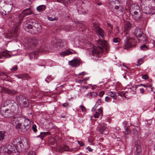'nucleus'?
<instances>
[{
    "mask_svg": "<svg viewBox=\"0 0 155 155\" xmlns=\"http://www.w3.org/2000/svg\"><path fill=\"white\" fill-rule=\"evenodd\" d=\"M48 19L50 21H54V20H57L58 18L56 17L54 18H52V17H48Z\"/></svg>",
    "mask_w": 155,
    "mask_h": 155,
    "instance_id": "nucleus-48",
    "label": "nucleus"
},
{
    "mask_svg": "<svg viewBox=\"0 0 155 155\" xmlns=\"http://www.w3.org/2000/svg\"><path fill=\"white\" fill-rule=\"evenodd\" d=\"M98 46L96 47L91 52V54L95 60H98L101 56L102 52L105 50L106 52H108L109 49V46L106 41L99 39L97 42Z\"/></svg>",
    "mask_w": 155,
    "mask_h": 155,
    "instance_id": "nucleus-3",
    "label": "nucleus"
},
{
    "mask_svg": "<svg viewBox=\"0 0 155 155\" xmlns=\"http://www.w3.org/2000/svg\"><path fill=\"white\" fill-rule=\"evenodd\" d=\"M18 28L16 27L13 29L12 31L5 32L4 34L5 38L11 39L12 38H16L18 36Z\"/></svg>",
    "mask_w": 155,
    "mask_h": 155,
    "instance_id": "nucleus-6",
    "label": "nucleus"
},
{
    "mask_svg": "<svg viewBox=\"0 0 155 155\" xmlns=\"http://www.w3.org/2000/svg\"><path fill=\"white\" fill-rule=\"evenodd\" d=\"M108 95L112 97L114 99H116L117 98V95L114 92L112 91H110L108 93Z\"/></svg>",
    "mask_w": 155,
    "mask_h": 155,
    "instance_id": "nucleus-32",
    "label": "nucleus"
},
{
    "mask_svg": "<svg viewBox=\"0 0 155 155\" xmlns=\"http://www.w3.org/2000/svg\"><path fill=\"white\" fill-rule=\"evenodd\" d=\"M140 49L141 50L145 51L148 49V48L145 44H144L140 46Z\"/></svg>",
    "mask_w": 155,
    "mask_h": 155,
    "instance_id": "nucleus-40",
    "label": "nucleus"
},
{
    "mask_svg": "<svg viewBox=\"0 0 155 155\" xmlns=\"http://www.w3.org/2000/svg\"><path fill=\"white\" fill-rule=\"evenodd\" d=\"M19 123H25L26 120L30 121L29 119H26L21 114H18L17 117Z\"/></svg>",
    "mask_w": 155,
    "mask_h": 155,
    "instance_id": "nucleus-20",
    "label": "nucleus"
},
{
    "mask_svg": "<svg viewBox=\"0 0 155 155\" xmlns=\"http://www.w3.org/2000/svg\"><path fill=\"white\" fill-rule=\"evenodd\" d=\"M143 86L144 87H147V86L145 84H141L139 85H138V86Z\"/></svg>",
    "mask_w": 155,
    "mask_h": 155,
    "instance_id": "nucleus-60",
    "label": "nucleus"
},
{
    "mask_svg": "<svg viewBox=\"0 0 155 155\" xmlns=\"http://www.w3.org/2000/svg\"><path fill=\"white\" fill-rule=\"evenodd\" d=\"M10 123L13 126H15L16 128L18 125L19 124V123L18 122L17 117H13L11 118L10 120Z\"/></svg>",
    "mask_w": 155,
    "mask_h": 155,
    "instance_id": "nucleus-21",
    "label": "nucleus"
},
{
    "mask_svg": "<svg viewBox=\"0 0 155 155\" xmlns=\"http://www.w3.org/2000/svg\"><path fill=\"white\" fill-rule=\"evenodd\" d=\"M86 149L90 152H91L93 150V149L89 147H87L86 148Z\"/></svg>",
    "mask_w": 155,
    "mask_h": 155,
    "instance_id": "nucleus-56",
    "label": "nucleus"
},
{
    "mask_svg": "<svg viewBox=\"0 0 155 155\" xmlns=\"http://www.w3.org/2000/svg\"><path fill=\"white\" fill-rule=\"evenodd\" d=\"M53 79V78H52L51 76H49L45 79V81L49 83L50 81Z\"/></svg>",
    "mask_w": 155,
    "mask_h": 155,
    "instance_id": "nucleus-45",
    "label": "nucleus"
},
{
    "mask_svg": "<svg viewBox=\"0 0 155 155\" xmlns=\"http://www.w3.org/2000/svg\"><path fill=\"white\" fill-rule=\"evenodd\" d=\"M142 63V59H138L137 61V64L136 65L137 66H140Z\"/></svg>",
    "mask_w": 155,
    "mask_h": 155,
    "instance_id": "nucleus-47",
    "label": "nucleus"
},
{
    "mask_svg": "<svg viewBox=\"0 0 155 155\" xmlns=\"http://www.w3.org/2000/svg\"><path fill=\"white\" fill-rule=\"evenodd\" d=\"M1 92L12 95H15L17 93V91L14 89H9L8 88L5 87H2Z\"/></svg>",
    "mask_w": 155,
    "mask_h": 155,
    "instance_id": "nucleus-15",
    "label": "nucleus"
},
{
    "mask_svg": "<svg viewBox=\"0 0 155 155\" xmlns=\"http://www.w3.org/2000/svg\"><path fill=\"white\" fill-rule=\"evenodd\" d=\"M62 149L64 150V151H76L77 150V149L75 148H71L70 149L68 146L66 145H64Z\"/></svg>",
    "mask_w": 155,
    "mask_h": 155,
    "instance_id": "nucleus-26",
    "label": "nucleus"
},
{
    "mask_svg": "<svg viewBox=\"0 0 155 155\" xmlns=\"http://www.w3.org/2000/svg\"><path fill=\"white\" fill-rule=\"evenodd\" d=\"M126 130L127 131V132L125 133L126 134H128L130 133V131L127 129L126 128Z\"/></svg>",
    "mask_w": 155,
    "mask_h": 155,
    "instance_id": "nucleus-59",
    "label": "nucleus"
},
{
    "mask_svg": "<svg viewBox=\"0 0 155 155\" xmlns=\"http://www.w3.org/2000/svg\"><path fill=\"white\" fill-rule=\"evenodd\" d=\"M32 129L33 132L36 133L38 132V130L36 128V126L35 124H34L32 127Z\"/></svg>",
    "mask_w": 155,
    "mask_h": 155,
    "instance_id": "nucleus-41",
    "label": "nucleus"
},
{
    "mask_svg": "<svg viewBox=\"0 0 155 155\" xmlns=\"http://www.w3.org/2000/svg\"><path fill=\"white\" fill-rule=\"evenodd\" d=\"M98 95L97 93L95 91H92L86 94L85 96L89 98H94L97 97Z\"/></svg>",
    "mask_w": 155,
    "mask_h": 155,
    "instance_id": "nucleus-24",
    "label": "nucleus"
},
{
    "mask_svg": "<svg viewBox=\"0 0 155 155\" xmlns=\"http://www.w3.org/2000/svg\"><path fill=\"white\" fill-rule=\"evenodd\" d=\"M16 99L18 102L22 105H27L29 103L27 98L21 95L16 96Z\"/></svg>",
    "mask_w": 155,
    "mask_h": 155,
    "instance_id": "nucleus-10",
    "label": "nucleus"
},
{
    "mask_svg": "<svg viewBox=\"0 0 155 155\" xmlns=\"http://www.w3.org/2000/svg\"><path fill=\"white\" fill-rule=\"evenodd\" d=\"M18 67L17 66H15L14 67L10 69L12 71H14L17 70Z\"/></svg>",
    "mask_w": 155,
    "mask_h": 155,
    "instance_id": "nucleus-49",
    "label": "nucleus"
},
{
    "mask_svg": "<svg viewBox=\"0 0 155 155\" xmlns=\"http://www.w3.org/2000/svg\"><path fill=\"white\" fill-rule=\"evenodd\" d=\"M126 41L124 45V49H127L132 47H135L136 45V42L135 40L130 38V37L129 38H126Z\"/></svg>",
    "mask_w": 155,
    "mask_h": 155,
    "instance_id": "nucleus-8",
    "label": "nucleus"
},
{
    "mask_svg": "<svg viewBox=\"0 0 155 155\" xmlns=\"http://www.w3.org/2000/svg\"><path fill=\"white\" fill-rule=\"evenodd\" d=\"M76 53H77L74 51L69 49L60 52L59 55L61 56H64L70 54Z\"/></svg>",
    "mask_w": 155,
    "mask_h": 155,
    "instance_id": "nucleus-13",
    "label": "nucleus"
},
{
    "mask_svg": "<svg viewBox=\"0 0 155 155\" xmlns=\"http://www.w3.org/2000/svg\"><path fill=\"white\" fill-rule=\"evenodd\" d=\"M50 134V132H41L40 133V134L36 136V137H40L41 139H42L43 138L45 137L46 135H49Z\"/></svg>",
    "mask_w": 155,
    "mask_h": 155,
    "instance_id": "nucleus-27",
    "label": "nucleus"
},
{
    "mask_svg": "<svg viewBox=\"0 0 155 155\" xmlns=\"http://www.w3.org/2000/svg\"><path fill=\"white\" fill-rule=\"evenodd\" d=\"M5 133L4 131H0V141L4 139Z\"/></svg>",
    "mask_w": 155,
    "mask_h": 155,
    "instance_id": "nucleus-36",
    "label": "nucleus"
},
{
    "mask_svg": "<svg viewBox=\"0 0 155 155\" xmlns=\"http://www.w3.org/2000/svg\"><path fill=\"white\" fill-rule=\"evenodd\" d=\"M15 76L17 77L18 79L23 78H25L27 76L26 74H19V75H14Z\"/></svg>",
    "mask_w": 155,
    "mask_h": 155,
    "instance_id": "nucleus-39",
    "label": "nucleus"
},
{
    "mask_svg": "<svg viewBox=\"0 0 155 155\" xmlns=\"http://www.w3.org/2000/svg\"><path fill=\"white\" fill-rule=\"evenodd\" d=\"M47 46L45 44L43 45L38 51L39 52H44L48 51Z\"/></svg>",
    "mask_w": 155,
    "mask_h": 155,
    "instance_id": "nucleus-30",
    "label": "nucleus"
},
{
    "mask_svg": "<svg viewBox=\"0 0 155 155\" xmlns=\"http://www.w3.org/2000/svg\"><path fill=\"white\" fill-rule=\"evenodd\" d=\"M48 143L51 145H54L55 144V145H56V140L55 139H54L53 138H51L50 140H48Z\"/></svg>",
    "mask_w": 155,
    "mask_h": 155,
    "instance_id": "nucleus-37",
    "label": "nucleus"
},
{
    "mask_svg": "<svg viewBox=\"0 0 155 155\" xmlns=\"http://www.w3.org/2000/svg\"><path fill=\"white\" fill-rule=\"evenodd\" d=\"M30 10L29 8H27L25 10H24L21 14H23L24 15L23 16V17H25L26 15H29L30 14Z\"/></svg>",
    "mask_w": 155,
    "mask_h": 155,
    "instance_id": "nucleus-34",
    "label": "nucleus"
},
{
    "mask_svg": "<svg viewBox=\"0 0 155 155\" xmlns=\"http://www.w3.org/2000/svg\"><path fill=\"white\" fill-rule=\"evenodd\" d=\"M46 6L44 5H41L38 6L37 7V10L38 12H40L46 9Z\"/></svg>",
    "mask_w": 155,
    "mask_h": 155,
    "instance_id": "nucleus-33",
    "label": "nucleus"
},
{
    "mask_svg": "<svg viewBox=\"0 0 155 155\" xmlns=\"http://www.w3.org/2000/svg\"><path fill=\"white\" fill-rule=\"evenodd\" d=\"M51 44L57 50L60 49L61 47L64 46V44L63 42L56 40L52 41Z\"/></svg>",
    "mask_w": 155,
    "mask_h": 155,
    "instance_id": "nucleus-11",
    "label": "nucleus"
},
{
    "mask_svg": "<svg viewBox=\"0 0 155 155\" xmlns=\"http://www.w3.org/2000/svg\"><path fill=\"white\" fill-rule=\"evenodd\" d=\"M11 57V55L8 53L6 51L0 52V59L9 58Z\"/></svg>",
    "mask_w": 155,
    "mask_h": 155,
    "instance_id": "nucleus-19",
    "label": "nucleus"
},
{
    "mask_svg": "<svg viewBox=\"0 0 155 155\" xmlns=\"http://www.w3.org/2000/svg\"><path fill=\"white\" fill-rule=\"evenodd\" d=\"M31 21L33 27V30H37V31H39L41 29V26L40 24L34 20H31Z\"/></svg>",
    "mask_w": 155,
    "mask_h": 155,
    "instance_id": "nucleus-18",
    "label": "nucleus"
},
{
    "mask_svg": "<svg viewBox=\"0 0 155 155\" xmlns=\"http://www.w3.org/2000/svg\"><path fill=\"white\" fill-rule=\"evenodd\" d=\"M120 41V39L119 38H116L113 40V41L115 43L119 42Z\"/></svg>",
    "mask_w": 155,
    "mask_h": 155,
    "instance_id": "nucleus-44",
    "label": "nucleus"
},
{
    "mask_svg": "<svg viewBox=\"0 0 155 155\" xmlns=\"http://www.w3.org/2000/svg\"><path fill=\"white\" fill-rule=\"evenodd\" d=\"M91 28L93 30L98 33L99 36L104 38V36H105V33L97 22H94L92 23L91 25Z\"/></svg>",
    "mask_w": 155,
    "mask_h": 155,
    "instance_id": "nucleus-5",
    "label": "nucleus"
},
{
    "mask_svg": "<svg viewBox=\"0 0 155 155\" xmlns=\"http://www.w3.org/2000/svg\"><path fill=\"white\" fill-rule=\"evenodd\" d=\"M131 24L128 21H126L125 22V25L124 26V30L122 32V35L124 37L126 38H128L129 37V31L131 29Z\"/></svg>",
    "mask_w": 155,
    "mask_h": 155,
    "instance_id": "nucleus-9",
    "label": "nucleus"
},
{
    "mask_svg": "<svg viewBox=\"0 0 155 155\" xmlns=\"http://www.w3.org/2000/svg\"><path fill=\"white\" fill-rule=\"evenodd\" d=\"M107 25L108 27H110V28L111 29H113V26L112 25H111L110 23H107Z\"/></svg>",
    "mask_w": 155,
    "mask_h": 155,
    "instance_id": "nucleus-58",
    "label": "nucleus"
},
{
    "mask_svg": "<svg viewBox=\"0 0 155 155\" xmlns=\"http://www.w3.org/2000/svg\"><path fill=\"white\" fill-rule=\"evenodd\" d=\"M118 94L121 97H122L124 95V92L123 91L122 92H120L119 91L118 92Z\"/></svg>",
    "mask_w": 155,
    "mask_h": 155,
    "instance_id": "nucleus-53",
    "label": "nucleus"
},
{
    "mask_svg": "<svg viewBox=\"0 0 155 155\" xmlns=\"http://www.w3.org/2000/svg\"><path fill=\"white\" fill-rule=\"evenodd\" d=\"M4 105L7 106V108L1 110L0 118L3 117L9 118L13 116L17 112L18 109V104L13 100H8L4 102Z\"/></svg>",
    "mask_w": 155,
    "mask_h": 155,
    "instance_id": "nucleus-2",
    "label": "nucleus"
},
{
    "mask_svg": "<svg viewBox=\"0 0 155 155\" xmlns=\"http://www.w3.org/2000/svg\"><path fill=\"white\" fill-rule=\"evenodd\" d=\"M132 18L136 21L141 19L142 14L139 6L137 4H132L130 8Z\"/></svg>",
    "mask_w": 155,
    "mask_h": 155,
    "instance_id": "nucleus-4",
    "label": "nucleus"
},
{
    "mask_svg": "<svg viewBox=\"0 0 155 155\" xmlns=\"http://www.w3.org/2000/svg\"><path fill=\"white\" fill-rule=\"evenodd\" d=\"M103 115V110L101 108H100L96 111L95 114L94 115V117L95 118H98L100 115L101 118Z\"/></svg>",
    "mask_w": 155,
    "mask_h": 155,
    "instance_id": "nucleus-25",
    "label": "nucleus"
},
{
    "mask_svg": "<svg viewBox=\"0 0 155 155\" xmlns=\"http://www.w3.org/2000/svg\"><path fill=\"white\" fill-rule=\"evenodd\" d=\"M80 61L77 59L72 60L68 62L69 64L73 67H77L80 65Z\"/></svg>",
    "mask_w": 155,
    "mask_h": 155,
    "instance_id": "nucleus-17",
    "label": "nucleus"
},
{
    "mask_svg": "<svg viewBox=\"0 0 155 155\" xmlns=\"http://www.w3.org/2000/svg\"><path fill=\"white\" fill-rule=\"evenodd\" d=\"M85 72H81V73H80L79 74V75H81V76H84V73Z\"/></svg>",
    "mask_w": 155,
    "mask_h": 155,
    "instance_id": "nucleus-61",
    "label": "nucleus"
},
{
    "mask_svg": "<svg viewBox=\"0 0 155 155\" xmlns=\"http://www.w3.org/2000/svg\"><path fill=\"white\" fill-rule=\"evenodd\" d=\"M147 87H150V88L151 89L152 91H153L152 89L153 88V87H152V86L151 85H150L149 86H147Z\"/></svg>",
    "mask_w": 155,
    "mask_h": 155,
    "instance_id": "nucleus-62",
    "label": "nucleus"
},
{
    "mask_svg": "<svg viewBox=\"0 0 155 155\" xmlns=\"http://www.w3.org/2000/svg\"><path fill=\"white\" fill-rule=\"evenodd\" d=\"M140 93L143 94L144 92V90L143 88H141L140 89Z\"/></svg>",
    "mask_w": 155,
    "mask_h": 155,
    "instance_id": "nucleus-55",
    "label": "nucleus"
},
{
    "mask_svg": "<svg viewBox=\"0 0 155 155\" xmlns=\"http://www.w3.org/2000/svg\"><path fill=\"white\" fill-rule=\"evenodd\" d=\"M99 125L98 127L99 126L100 128L99 131L100 133L102 134L106 129V124L104 123H102L99 124Z\"/></svg>",
    "mask_w": 155,
    "mask_h": 155,
    "instance_id": "nucleus-22",
    "label": "nucleus"
},
{
    "mask_svg": "<svg viewBox=\"0 0 155 155\" xmlns=\"http://www.w3.org/2000/svg\"><path fill=\"white\" fill-rule=\"evenodd\" d=\"M124 8L122 5H116L114 8V12L118 16L123 15V14Z\"/></svg>",
    "mask_w": 155,
    "mask_h": 155,
    "instance_id": "nucleus-12",
    "label": "nucleus"
},
{
    "mask_svg": "<svg viewBox=\"0 0 155 155\" xmlns=\"http://www.w3.org/2000/svg\"><path fill=\"white\" fill-rule=\"evenodd\" d=\"M142 79L145 80H147L148 79V77L147 74H145V75H143V76H142Z\"/></svg>",
    "mask_w": 155,
    "mask_h": 155,
    "instance_id": "nucleus-52",
    "label": "nucleus"
},
{
    "mask_svg": "<svg viewBox=\"0 0 155 155\" xmlns=\"http://www.w3.org/2000/svg\"><path fill=\"white\" fill-rule=\"evenodd\" d=\"M136 150L134 155H141V146L139 143L137 142L135 144Z\"/></svg>",
    "mask_w": 155,
    "mask_h": 155,
    "instance_id": "nucleus-16",
    "label": "nucleus"
},
{
    "mask_svg": "<svg viewBox=\"0 0 155 155\" xmlns=\"http://www.w3.org/2000/svg\"><path fill=\"white\" fill-rule=\"evenodd\" d=\"M101 103V100L100 99H99L96 102L95 104V106L97 107L98 106L100 105Z\"/></svg>",
    "mask_w": 155,
    "mask_h": 155,
    "instance_id": "nucleus-43",
    "label": "nucleus"
},
{
    "mask_svg": "<svg viewBox=\"0 0 155 155\" xmlns=\"http://www.w3.org/2000/svg\"><path fill=\"white\" fill-rule=\"evenodd\" d=\"M104 93L105 92L104 91H101L99 93V96L101 97H102L103 96L104 94Z\"/></svg>",
    "mask_w": 155,
    "mask_h": 155,
    "instance_id": "nucleus-50",
    "label": "nucleus"
},
{
    "mask_svg": "<svg viewBox=\"0 0 155 155\" xmlns=\"http://www.w3.org/2000/svg\"><path fill=\"white\" fill-rule=\"evenodd\" d=\"M80 108H81L82 111L83 112H85L86 111V108L83 105H81L80 106Z\"/></svg>",
    "mask_w": 155,
    "mask_h": 155,
    "instance_id": "nucleus-46",
    "label": "nucleus"
},
{
    "mask_svg": "<svg viewBox=\"0 0 155 155\" xmlns=\"http://www.w3.org/2000/svg\"><path fill=\"white\" fill-rule=\"evenodd\" d=\"M29 56L30 59H35L37 58L38 57V53L34 51L33 52L30 53Z\"/></svg>",
    "mask_w": 155,
    "mask_h": 155,
    "instance_id": "nucleus-29",
    "label": "nucleus"
},
{
    "mask_svg": "<svg viewBox=\"0 0 155 155\" xmlns=\"http://www.w3.org/2000/svg\"><path fill=\"white\" fill-rule=\"evenodd\" d=\"M39 41L38 40L35 38H33L29 42L28 45L31 48H34L37 44H39Z\"/></svg>",
    "mask_w": 155,
    "mask_h": 155,
    "instance_id": "nucleus-14",
    "label": "nucleus"
},
{
    "mask_svg": "<svg viewBox=\"0 0 155 155\" xmlns=\"http://www.w3.org/2000/svg\"><path fill=\"white\" fill-rule=\"evenodd\" d=\"M12 7L13 6L11 4H10L7 5L5 8L6 11H7L8 13H9L12 11Z\"/></svg>",
    "mask_w": 155,
    "mask_h": 155,
    "instance_id": "nucleus-35",
    "label": "nucleus"
},
{
    "mask_svg": "<svg viewBox=\"0 0 155 155\" xmlns=\"http://www.w3.org/2000/svg\"><path fill=\"white\" fill-rule=\"evenodd\" d=\"M25 155H35V152L34 151L30 150Z\"/></svg>",
    "mask_w": 155,
    "mask_h": 155,
    "instance_id": "nucleus-42",
    "label": "nucleus"
},
{
    "mask_svg": "<svg viewBox=\"0 0 155 155\" xmlns=\"http://www.w3.org/2000/svg\"><path fill=\"white\" fill-rule=\"evenodd\" d=\"M138 39V40L142 41L144 44H146L147 42L146 36L143 34Z\"/></svg>",
    "mask_w": 155,
    "mask_h": 155,
    "instance_id": "nucleus-28",
    "label": "nucleus"
},
{
    "mask_svg": "<svg viewBox=\"0 0 155 155\" xmlns=\"http://www.w3.org/2000/svg\"><path fill=\"white\" fill-rule=\"evenodd\" d=\"M110 99H111V98L108 96L106 97L105 98V101L107 102H108Z\"/></svg>",
    "mask_w": 155,
    "mask_h": 155,
    "instance_id": "nucleus-54",
    "label": "nucleus"
},
{
    "mask_svg": "<svg viewBox=\"0 0 155 155\" xmlns=\"http://www.w3.org/2000/svg\"><path fill=\"white\" fill-rule=\"evenodd\" d=\"M29 147L28 141L27 139H24L23 140L19 138H15L13 143H8L5 146L0 148L1 152H2L5 153L10 154L12 153L18 154V153L22 152Z\"/></svg>",
    "mask_w": 155,
    "mask_h": 155,
    "instance_id": "nucleus-1",
    "label": "nucleus"
},
{
    "mask_svg": "<svg viewBox=\"0 0 155 155\" xmlns=\"http://www.w3.org/2000/svg\"><path fill=\"white\" fill-rule=\"evenodd\" d=\"M30 127V121L26 120L25 123H19L16 128L18 130L22 132L27 131Z\"/></svg>",
    "mask_w": 155,
    "mask_h": 155,
    "instance_id": "nucleus-7",
    "label": "nucleus"
},
{
    "mask_svg": "<svg viewBox=\"0 0 155 155\" xmlns=\"http://www.w3.org/2000/svg\"><path fill=\"white\" fill-rule=\"evenodd\" d=\"M143 34L142 31L141 29L137 28L135 29L134 35L138 39Z\"/></svg>",
    "mask_w": 155,
    "mask_h": 155,
    "instance_id": "nucleus-23",
    "label": "nucleus"
},
{
    "mask_svg": "<svg viewBox=\"0 0 155 155\" xmlns=\"http://www.w3.org/2000/svg\"><path fill=\"white\" fill-rule=\"evenodd\" d=\"M68 105V103H65L62 104V106L64 107H66Z\"/></svg>",
    "mask_w": 155,
    "mask_h": 155,
    "instance_id": "nucleus-57",
    "label": "nucleus"
},
{
    "mask_svg": "<svg viewBox=\"0 0 155 155\" xmlns=\"http://www.w3.org/2000/svg\"><path fill=\"white\" fill-rule=\"evenodd\" d=\"M2 75L3 77L4 78V79H5L6 81H8L9 80L10 77L5 73H2Z\"/></svg>",
    "mask_w": 155,
    "mask_h": 155,
    "instance_id": "nucleus-38",
    "label": "nucleus"
},
{
    "mask_svg": "<svg viewBox=\"0 0 155 155\" xmlns=\"http://www.w3.org/2000/svg\"><path fill=\"white\" fill-rule=\"evenodd\" d=\"M78 143L81 147H82L84 145V144L83 141H78Z\"/></svg>",
    "mask_w": 155,
    "mask_h": 155,
    "instance_id": "nucleus-51",
    "label": "nucleus"
},
{
    "mask_svg": "<svg viewBox=\"0 0 155 155\" xmlns=\"http://www.w3.org/2000/svg\"><path fill=\"white\" fill-rule=\"evenodd\" d=\"M95 89V87H92L91 88V89L92 90H94Z\"/></svg>",
    "mask_w": 155,
    "mask_h": 155,
    "instance_id": "nucleus-64",
    "label": "nucleus"
},
{
    "mask_svg": "<svg viewBox=\"0 0 155 155\" xmlns=\"http://www.w3.org/2000/svg\"><path fill=\"white\" fill-rule=\"evenodd\" d=\"M95 109H96L94 107H93L91 109V111H94L95 110Z\"/></svg>",
    "mask_w": 155,
    "mask_h": 155,
    "instance_id": "nucleus-63",
    "label": "nucleus"
},
{
    "mask_svg": "<svg viewBox=\"0 0 155 155\" xmlns=\"http://www.w3.org/2000/svg\"><path fill=\"white\" fill-rule=\"evenodd\" d=\"M24 26L25 27H27L28 29H33V25H32V22L31 20V22L30 24H28V23L27 21H25L24 23L23 24Z\"/></svg>",
    "mask_w": 155,
    "mask_h": 155,
    "instance_id": "nucleus-31",
    "label": "nucleus"
}]
</instances>
